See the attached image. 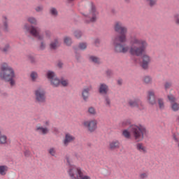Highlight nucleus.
<instances>
[{"mask_svg": "<svg viewBox=\"0 0 179 179\" xmlns=\"http://www.w3.org/2000/svg\"><path fill=\"white\" fill-rule=\"evenodd\" d=\"M113 29L117 33L112 37V44L116 54H127L129 52L133 57H141V66L144 71L149 69V65L152 62V57L147 54L148 41L140 39L136 36L130 37V47L125 44L128 41V27L124 25L121 21H115L113 23ZM144 54V55H143Z\"/></svg>", "mask_w": 179, "mask_h": 179, "instance_id": "nucleus-1", "label": "nucleus"}, {"mask_svg": "<svg viewBox=\"0 0 179 179\" xmlns=\"http://www.w3.org/2000/svg\"><path fill=\"white\" fill-rule=\"evenodd\" d=\"M122 135L126 139H131V135H132L136 142H142V140L148 135V130L146 127L142 124H132L129 127V131L124 129L122 131Z\"/></svg>", "mask_w": 179, "mask_h": 179, "instance_id": "nucleus-2", "label": "nucleus"}, {"mask_svg": "<svg viewBox=\"0 0 179 179\" xmlns=\"http://www.w3.org/2000/svg\"><path fill=\"white\" fill-rule=\"evenodd\" d=\"M16 73L15 69L6 62H3L0 66V80L9 83L10 87H15L16 86Z\"/></svg>", "mask_w": 179, "mask_h": 179, "instance_id": "nucleus-3", "label": "nucleus"}, {"mask_svg": "<svg viewBox=\"0 0 179 179\" xmlns=\"http://www.w3.org/2000/svg\"><path fill=\"white\" fill-rule=\"evenodd\" d=\"M24 30L27 33H29L32 37L36 38L38 41H40L38 43V48L41 51H44L47 48V43L44 40V34H41V29L38 27H35L30 25L29 24H24Z\"/></svg>", "mask_w": 179, "mask_h": 179, "instance_id": "nucleus-4", "label": "nucleus"}, {"mask_svg": "<svg viewBox=\"0 0 179 179\" xmlns=\"http://www.w3.org/2000/svg\"><path fill=\"white\" fill-rule=\"evenodd\" d=\"M66 160L69 166L67 171L71 179H92L89 176H84L80 168L76 167L75 165L71 164L69 157H66Z\"/></svg>", "mask_w": 179, "mask_h": 179, "instance_id": "nucleus-5", "label": "nucleus"}, {"mask_svg": "<svg viewBox=\"0 0 179 179\" xmlns=\"http://www.w3.org/2000/svg\"><path fill=\"white\" fill-rule=\"evenodd\" d=\"M46 78L50 82L51 86L52 87H59V85H62L63 87H66L69 85V81L68 80H60L55 74V72L49 70L46 73Z\"/></svg>", "mask_w": 179, "mask_h": 179, "instance_id": "nucleus-6", "label": "nucleus"}, {"mask_svg": "<svg viewBox=\"0 0 179 179\" xmlns=\"http://www.w3.org/2000/svg\"><path fill=\"white\" fill-rule=\"evenodd\" d=\"M34 97L35 103H36V104L41 106V104H45V103H47L45 90L41 87H38L34 90Z\"/></svg>", "mask_w": 179, "mask_h": 179, "instance_id": "nucleus-7", "label": "nucleus"}, {"mask_svg": "<svg viewBox=\"0 0 179 179\" xmlns=\"http://www.w3.org/2000/svg\"><path fill=\"white\" fill-rule=\"evenodd\" d=\"M127 106L130 108H138L140 111L145 110V104L139 97L129 99L127 100Z\"/></svg>", "mask_w": 179, "mask_h": 179, "instance_id": "nucleus-8", "label": "nucleus"}, {"mask_svg": "<svg viewBox=\"0 0 179 179\" xmlns=\"http://www.w3.org/2000/svg\"><path fill=\"white\" fill-rule=\"evenodd\" d=\"M90 5V14L92 15V17L90 20H87V18L84 20L85 23L87 24H89V23H96V22H97V15H99L94 3L91 2Z\"/></svg>", "mask_w": 179, "mask_h": 179, "instance_id": "nucleus-9", "label": "nucleus"}, {"mask_svg": "<svg viewBox=\"0 0 179 179\" xmlns=\"http://www.w3.org/2000/svg\"><path fill=\"white\" fill-rule=\"evenodd\" d=\"M83 125L87 129L89 132H94L97 129V120H87L83 122Z\"/></svg>", "mask_w": 179, "mask_h": 179, "instance_id": "nucleus-10", "label": "nucleus"}, {"mask_svg": "<svg viewBox=\"0 0 179 179\" xmlns=\"http://www.w3.org/2000/svg\"><path fill=\"white\" fill-rule=\"evenodd\" d=\"M93 90V87L90 85L88 87H84L81 91V97L85 103L89 101L90 97V92Z\"/></svg>", "mask_w": 179, "mask_h": 179, "instance_id": "nucleus-11", "label": "nucleus"}, {"mask_svg": "<svg viewBox=\"0 0 179 179\" xmlns=\"http://www.w3.org/2000/svg\"><path fill=\"white\" fill-rule=\"evenodd\" d=\"M147 101L150 106H155L157 101V96L154 90H150L147 92Z\"/></svg>", "mask_w": 179, "mask_h": 179, "instance_id": "nucleus-12", "label": "nucleus"}, {"mask_svg": "<svg viewBox=\"0 0 179 179\" xmlns=\"http://www.w3.org/2000/svg\"><path fill=\"white\" fill-rule=\"evenodd\" d=\"M98 92L101 96H106L108 94V92H110V87L107 84L101 83L98 87Z\"/></svg>", "mask_w": 179, "mask_h": 179, "instance_id": "nucleus-13", "label": "nucleus"}, {"mask_svg": "<svg viewBox=\"0 0 179 179\" xmlns=\"http://www.w3.org/2000/svg\"><path fill=\"white\" fill-rule=\"evenodd\" d=\"M1 23L3 26V33H9L10 31V29H9V19L6 15H3L1 18Z\"/></svg>", "mask_w": 179, "mask_h": 179, "instance_id": "nucleus-14", "label": "nucleus"}, {"mask_svg": "<svg viewBox=\"0 0 179 179\" xmlns=\"http://www.w3.org/2000/svg\"><path fill=\"white\" fill-rule=\"evenodd\" d=\"M76 139V138L74 136H73L72 134H71L69 133H66L64 139L63 141V143H64V146H68V145H69V143H72L75 142Z\"/></svg>", "mask_w": 179, "mask_h": 179, "instance_id": "nucleus-15", "label": "nucleus"}, {"mask_svg": "<svg viewBox=\"0 0 179 179\" xmlns=\"http://www.w3.org/2000/svg\"><path fill=\"white\" fill-rule=\"evenodd\" d=\"M120 146L121 143L118 140H114L109 143L110 150H117V149H120Z\"/></svg>", "mask_w": 179, "mask_h": 179, "instance_id": "nucleus-16", "label": "nucleus"}, {"mask_svg": "<svg viewBox=\"0 0 179 179\" xmlns=\"http://www.w3.org/2000/svg\"><path fill=\"white\" fill-rule=\"evenodd\" d=\"M35 131L36 132H38V134H40V135H47V134L50 132L48 128L40 126H37Z\"/></svg>", "mask_w": 179, "mask_h": 179, "instance_id": "nucleus-17", "label": "nucleus"}, {"mask_svg": "<svg viewBox=\"0 0 179 179\" xmlns=\"http://www.w3.org/2000/svg\"><path fill=\"white\" fill-rule=\"evenodd\" d=\"M89 61L90 62L95 64L96 65H100V64H101V59H100V57L94 55H90L89 57Z\"/></svg>", "mask_w": 179, "mask_h": 179, "instance_id": "nucleus-18", "label": "nucleus"}, {"mask_svg": "<svg viewBox=\"0 0 179 179\" xmlns=\"http://www.w3.org/2000/svg\"><path fill=\"white\" fill-rule=\"evenodd\" d=\"M136 149L140 152L141 153H148V150H146V147L143 145L142 143H138L136 145Z\"/></svg>", "mask_w": 179, "mask_h": 179, "instance_id": "nucleus-19", "label": "nucleus"}, {"mask_svg": "<svg viewBox=\"0 0 179 179\" xmlns=\"http://www.w3.org/2000/svg\"><path fill=\"white\" fill-rule=\"evenodd\" d=\"M49 47L50 50H55L58 47H59V41L57 38L54 39L53 41L50 42Z\"/></svg>", "mask_w": 179, "mask_h": 179, "instance_id": "nucleus-20", "label": "nucleus"}, {"mask_svg": "<svg viewBox=\"0 0 179 179\" xmlns=\"http://www.w3.org/2000/svg\"><path fill=\"white\" fill-rule=\"evenodd\" d=\"M27 20L28 23H30V24H31V26H37V24H38V21L35 17H28Z\"/></svg>", "mask_w": 179, "mask_h": 179, "instance_id": "nucleus-21", "label": "nucleus"}, {"mask_svg": "<svg viewBox=\"0 0 179 179\" xmlns=\"http://www.w3.org/2000/svg\"><path fill=\"white\" fill-rule=\"evenodd\" d=\"M143 83L145 85H152L153 83V78L150 76H145L143 78Z\"/></svg>", "mask_w": 179, "mask_h": 179, "instance_id": "nucleus-22", "label": "nucleus"}, {"mask_svg": "<svg viewBox=\"0 0 179 179\" xmlns=\"http://www.w3.org/2000/svg\"><path fill=\"white\" fill-rule=\"evenodd\" d=\"M103 103L106 107H108V108L111 107V99H110L108 95H103Z\"/></svg>", "mask_w": 179, "mask_h": 179, "instance_id": "nucleus-23", "label": "nucleus"}, {"mask_svg": "<svg viewBox=\"0 0 179 179\" xmlns=\"http://www.w3.org/2000/svg\"><path fill=\"white\" fill-rule=\"evenodd\" d=\"M9 170V167L6 165H0V176H6V173Z\"/></svg>", "mask_w": 179, "mask_h": 179, "instance_id": "nucleus-24", "label": "nucleus"}, {"mask_svg": "<svg viewBox=\"0 0 179 179\" xmlns=\"http://www.w3.org/2000/svg\"><path fill=\"white\" fill-rule=\"evenodd\" d=\"M8 143V137L2 135V131L0 130V145H6Z\"/></svg>", "mask_w": 179, "mask_h": 179, "instance_id": "nucleus-25", "label": "nucleus"}, {"mask_svg": "<svg viewBox=\"0 0 179 179\" xmlns=\"http://www.w3.org/2000/svg\"><path fill=\"white\" fill-rule=\"evenodd\" d=\"M64 43L67 47H71L72 45V38L71 36H64Z\"/></svg>", "mask_w": 179, "mask_h": 179, "instance_id": "nucleus-26", "label": "nucleus"}, {"mask_svg": "<svg viewBox=\"0 0 179 179\" xmlns=\"http://www.w3.org/2000/svg\"><path fill=\"white\" fill-rule=\"evenodd\" d=\"M49 14L53 17H57L58 16V10L55 7H52L49 9Z\"/></svg>", "mask_w": 179, "mask_h": 179, "instance_id": "nucleus-27", "label": "nucleus"}, {"mask_svg": "<svg viewBox=\"0 0 179 179\" xmlns=\"http://www.w3.org/2000/svg\"><path fill=\"white\" fill-rule=\"evenodd\" d=\"M75 50V58L77 61V62L80 63L82 62V55L80 53L78 52V49L74 48Z\"/></svg>", "mask_w": 179, "mask_h": 179, "instance_id": "nucleus-28", "label": "nucleus"}, {"mask_svg": "<svg viewBox=\"0 0 179 179\" xmlns=\"http://www.w3.org/2000/svg\"><path fill=\"white\" fill-rule=\"evenodd\" d=\"M145 2L150 8H155L157 5V0H145Z\"/></svg>", "mask_w": 179, "mask_h": 179, "instance_id": "nucleus-29", "label": "nucleus"}, {"mask_svg": "<svg viewBox=\"0 0 179 179\" xmlns=\"http://www.w3.org/2000/svg\"><path fill=\"white\" fill-rule=\"evenodd\" d=\"M27 58L28 61H29V62H31V64H32V65H36V64H37V60L36 59V57H34V56H33V55H28L27 56Z\"/></svg>", "mask_w": 179, "mask_h": 179, "instance_id": "nucleus-30", "label": "nucleus"}, {"mask_svg": "<svg viewBox=\"0 0 179 179\" xmlns=\"http://www.w3.org/2000/svg\"><path fill=\"white\" fill-rule=\"evenodd\" d=\"M171 108L172 111H173L174 113H177V111L179 110V103L177 102H174V103H171Z\"/></svg>", "mask_w": 179, "mask_h": 179, "instance_id": "nucleus-31", "label": "nucleus"}, {"mask_svg": "<svg viewBox=\"0 0 179 179\" xmlns=\"http://www.w3.org/2000/svg\"><path fill=\"white\" fill-rule=\"evenodd\" d=\"M74 37H76L77 39L82 38V36H83V32L79 29H77L74 31L73 32Z\"/></svg>", "mask_w": 179, "mask_h": 179, "instance_id": "nucleus-32", "label": "nucleus"}, {"mask_svg": "<svg viewBox=\"0 0 179 179\" xmlns=\"http://www.w3.org/2000/svg\"><path fill=\"white\" fill-rule=\"evenodd\" d=\"M87 113L88 114H90V115H92V116H94L97 114V111H96V108L93 106H90L88 108Z\"/></svg>", "mask_w": 179, "mask_h": 179, "instance_id": "nucleus-33", "label": "nucleus"}, {"mask_svg": "<svg viewBox=\"0 0 179 179\" xmlns=\"http://www.w3.org/2000/svg\"><path fill=\"white\" fill-rule=\"evenodd\" d=\"M105 75L108 79H111L114 76V72L111 69H107L105 71Z\"/></svg>", "mask_w": 179, "mask_h": 179, "instance_id": "nucleus-34", "label": "nucleus"}, {"mask_svg": "<svg viewBox=\"0 0 179 179\" xmlns=\"http://www.w3.org/2000/svg\"><path fill=\"white\" fill-rule=\"evenodd\" d=\"M157 103L160 110H164V101L163 100V99L159 98L157 99Z\"/></svg>", "mask_w": 179, "mask_h": 179, "instance_id": "nucleus-35", "label": "nucleus"}, {"mask_svg": "<svg viewBox=\"0 0 179 179\" xmlns=\"http://www.w3.org/2000/svg\"><path fill=\"white\" fill-rule=\"evenodd\" d=\"M78 48L79 50H81V51H85V50L87 48V43L85 42L80 43L78 44Z\"/></svg>", "mask_w": 179, "mask_h": 179, "instance_id": "nucleus-36", "label": "nucleus"}, {"mask_svg": "<svg viewBox=\"0 0 179 179\" xmlns=\"http://www.w3.org/2000/svg\"><path fill=\"white\" fill-rule=\"evenodd\" d=\"M48 152L49 155H50V156L55 157V155H57V150H55V148L51 147L48 150Z\"/></svg>", "mask_w": 179, "mask_h": 179, "instance_id": "nucleus-37", "label": "nucleus"}, {"mask_svg": "<svg viewBox=\"0 0 179 179\" xmlns=\"http://www.w3.org/2000/svg\"><path fill=\"white\" fill-rule=\"evenodd\" d=\"M10 50V45L6 44L5 46L1 49L2 52L4 54H8L9 52V50Z\"/></svg>", "mask_w": 179, "mask_h": 179, "instance_id": "nucleus-38", "label": "nucleus"}, {"mask_svg": "<svg viewBox=\"0 0 179 179\" xmlns=\"http://www.w3.org/2000/svg\"><path fill=\"white\" fill-rule=\"evenodd\" d=\"M30 78H31L32 82H36V79L38 78V74L36 71H32L30 74Z\"/></svg>", "mask_w": 179, "mask_h": 179, "instance_id": "nucleus-39", "label": "nucleus"}, {"mask_svg": "<svg viewBox=\"0 0 179 179\" xmlns=\"http://www.w3.org/2000/svg\"><path fill=\"white\" fill-rule=\"evenodd\" d=\"M169 101H170L171 104H173V103H176V96L173 94H169L167 96Z\"/></svg>", "mask_w": 179, "mask_h": 179, "instance_id": "nucleus-40", "label": "nucleus"}, {"mask_svg": "<svg viewBox=\"0 0 179 179\" xmlns=\"http://www.w3.org/2000/svg\"><path fill=\"white\" fill-rule=\"evenodd\" d=\"M173 22L176 26H179V14L176 13L173 15Z\"/></svg>", "mask_w": 179, "mask_h": 179, "instance_id": "nucleus-41", "label": "nucleus"}, {"mask_svg": "<svg viewBox=\"0 0 179 179\" xmlns=\"http://www.w3.org/2000/svg\"><path fill=\"white\" fill-rule=\"evenodd\" d=\"M149 177V172H144L139 174L140 179H146Z\"/></svg>", "mask_w": 179, "mask_h": 179, "instance_id": "nucleus-42", "label": "nucleus"}, {"mask_svg": "<svg viewBox=\"0 0 179 179\" xmlns=\"http://www.w3.org/2000/svg\"><path fill=\"white\" fill-rule=\"evenodd\" d=\"M35 10L36 12H37L38 13H40V12H43V10H44V6L40 5L38 6L35 8Z\"/></svg>", "mask_w": 179, "mask_h": 179, "instance_id": "nucleus-43", "label": "nucleus"}, {"mask_svg": "<svg viewBox=\"0 0 179 179\" xmlns=\"http://www.w3.org/2000/svg\"><path fill=\"white\" fill-rule=\"evenodd\" d=\"M173 139L174 142H176V143H179L178 133H175L173 134Z\"/></svg>", "mask_w": 179, "mask_h": 179, "instance_id": "nucleus-44", "label": "nucleus"}, {"mask_svg": "<svg viewBox=\"0 0 179 179\" xmlns=\"http://www.w3.org/2000/svg\"><path fill=\"white\" fill-rule=\"evenodd\" d=\"M173 86V84L170 82H166L164 84V89L165 90H169Z\"/></svg>", "mask_w": 179, "mask_h": 179, "instance_id": "nucleus-45", "label": "nucleus"}, {"mask_svg": "<svg viewBox=\"0 0 179 179\" xmlns=\"http://www.w3.org/2000/svg\"><path fill=\"white\" fill-rule=\"evenodd\" d=\"M46 38H51V31L46 29L44 31Z\"/></svg>", "mask_w": 179, "mask_h": 179, "instance_id": "nucleus-46", "label": "nucleus"}, {"mask_svg": "<svg viewBox=\"0 0 179 179\" xmlns=\"http://www.w3.org/2000/svg\"><path fill=\"white\" fill-rule=\"evenodd\" d=\"M122 127H128V125H131L130 120H125L122 123Z\"/></svg>", "mask_w": 179, "mask_h": 179, "instance_id": "nucleus-47", "label": "nucleus"}, {"mask_svg": "<svg viewBox=\"0 0 179 179\" xmlns=\"http://www.w3.org/2000/svg\"><path fill=\"white\" fill-rule=\"evenodd\" d=\"M24 155L25 157H30V155H31V152L29 150H25L24 151Z\"/></svg>", "mask_w": 179, "mask_h": 179, "instance_id": "nucleus-48", "label": "nucleus"}, {"mask_svg": "<svg viewBox=\"0 0 179 179\" xmlns=\"http://www.w3.org/2000/svg\"><path fill=\"white\" fill-rule=\"evenodd\" d=\"M57 66H58V68H62L63 66H64V63H62V62H59L58 63H57Z\"/></svg>", "mask_w": 179, "mask_h": 179, "instance_id": "nucleus-49", "label": "nucleus"}, {"mask_svg": "<svg viewBox=\"0 0 179 179\" xmlns=\"http://www.w3.org/2000/svg\"><path fill=\"white\" fill-rule=\"evenodd\" d=\"M94 43H95V45H96V47H99V44H100V40L99 39H95Z\"/></svg>", "mask_w": 179, "mask_h": 179, "instance_id": "nucleus-50", "label": "nucleus"}, {"mask_svg": "<svg viewBox=\"0 0 179 179\" xmlns=\"http://www.w3.org/2000/svg\"><path fill=\"white\" fill-rule=\"evenodd\" d=\"M176 122L179 125V115H176Z\"/></svg>", "mask_w": 179, "mask_h": 179, "instance_id": "nucleus-51", "label": "nucleus"}, {"mask_svg": "<svg viewBox=\"0 0 179 179\" xmlns=\"http://www.w3.org/2000/svg\"><path fill=\"white\" fill-rule=\"evenodd\" d=\"M44 124L46 127H50V120H46Z\"/></svg>", "mask_w": 179, "mask_h": 179, "instance_id": "nucleus-52", "label": "nucleus"}, {"mask_svg": "<svg viewBox=\"0 0 179 179\" xmlns=\"http://www.w3.org/2000/svg\"><path fill=\"white\" fill-rule=\"evenodd\" d=\"M117 85H119L120 86H121V85H122V79L117 80Z\"/></svg>", "mask_w": 179, "mask_h": 179, "instance_id": "nucleus-53", "label": "nucleus"}, {"mask_svg": "<svg viewBox=\"0 0 179 179\" xmlns=\"http://www.w3.org/2000/svg\"><path fill=\"white\" fill-rule=\"evenodd\" d=\"M67 3H72L75 0H66Z\"/></svg>", "mask_w": 179, "mask_h": 179, "instance_id": "nucleus-54", "label": "nucleus"}, {"mask_svg": "<svg viewBox=\"0 0 179 179\" xmlns=\"http://www.w3.org/2000/svg\"><path fill=\"white\" fill-rule=\"evenodd\" d=\"M112 13H117V11H115V10L113 9L112 10Z\"/></svg>", "mask_w": 179, "mask_h": 179, "instance_id": "nucleus-55", "label": "nucleus"}, {"mask_svg": "<svg viewBox=\"0 0 179 179\" xmlns=\"http://www.w3.org/2000/svg\"><path fill=\"white\" fill-rule=\"evenodd\" d=\"M129 1H130V0H124V1L127 2V3H129Z\"/></svg>", "mask_w": 179, "mask_h": 179, "instance_id": "nucleus-56", "label": "nucleus"}, {"mask_svg": "<svg viewBox=\"0 0 179 179\" xmlns=\"http://www.w3.org/2000/svg\"><path fill=\"white\" fill-rule=\"evenodd\" d=\"M3 96H8V93H3Z\"/></svg>", "mask_w": 179, "mask_h": 179, "instance_id": "nucleus-57", "label": "nucleus"}, {"mask_svg": "<svg viewBox=\"0 0 179 179\" xmlns=\"http://www.w3.org/2000/svg\"><path fill=\"white\" fill-rule=\"evenodd\" d=\"M85 17H87V15H85Z\"/></svg>", "mask_w": 179, "mask_h": 179, "instance_id": "nucleus-58", "label": "nucleus"}, {"mask_svg": "<svg viewBox=\"0 0 179 179\" xmlns=\"http://www.w3.org/2000/svg\"><path fill=\"white\" fill-rule=\"evenodd\" d=\"M0 93H1V88H0Z\"/></svg>", "mask_w": 179, "mask_h": 179, "instance_id": "nucleus-59", "label": "nucleus"}]
</instances>
